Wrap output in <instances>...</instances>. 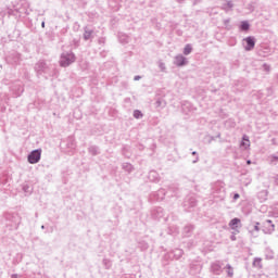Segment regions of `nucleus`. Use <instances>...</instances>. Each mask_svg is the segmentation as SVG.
Segmentation results:
<instances>
[{
  "label": "nucleus",
  "mask_w": 278,
  "mask_h": 278,
  "mask_svg": "<svg viewBox=\"0 0 278 278\" xmlns=\"http://www.w3.org/2000/svg\"><path fill=\"white\" fill-rule=\"evenodd\" d=\"M40 155H41L40 150H34V151L28 155V162H29V164H38V162H40Z\"/></svg>",
  "instance_id": "1"
},
{
  "label": "nucleus",
  "mask_w": 278,
  "mask_h": 278,
  "mask_svg": "<svg viewBox=\"0 0 278 278\" xmlns=\"http://www.w3.org/2000/svg\"><path fill=\"white\" fill-rule=\"evenodd\" d=\"M75 62V55L74 54H67V56L61 58V66H70Z\"/></svg>",
  "instance_id": "2"
},
{
  "label": "nucleus",
  "mask_w": 278,
  "mask_h": 278,
  "mask_svg": "<svg viewBox=\"0 0 278 278\" xmlns=\"http://www.w3.org/2000/svg\"><path fill=\"white\" fill-rule=\"evenodd\" d=\"M244 40L247 42V47H245L247 51H251V49H254V47H255V39H253L252 37H248Z\"/></svg>",
  "instance_id": "3"
},
{
  "label": "nucleus",
  "mask_w": 278,
  "mask_h": 278,
  "mask_svg": "<svg viewBox=\"0 0 278 278\" xmlns=\"http://www.w3.org/2000/svg\"><path fill=\"white\" fill-rule=\"evenodd\" d=\"M241 147H243V149H249L251 147V141L249 138H247V136L243 137Z\"/></svg>",
  "instance_id": "4"
},
{
  "label": "nucleus",
  "mask_w": 278,
  "mask_h": 278,
  "mask_svg": "<svg viewBox=\"0 0 278 278\" xmlns=\"http://www.w3.org/2000/svg\"><path fill=\"white\" fill-rule=\"evenodd\" d=\"M238 225H240V219L238 218H233L230 223H229V227L231 229H238Z\"/></svg>",
  "instance_id": "5"
},
{
  "label": "nucleus",
  "mask_w": 278,
  "mask_h": 278,
  "mask_svg": "<svg viewBox=\"0 0 278 278\" xmlns=\"http://www.w3.org/2000/svg\"><path fill=\"white\" fill-rule=\"evenodd\" d=\"M176 64L177 66H184V64H186V58L179 55L176 58Z\"/></svg>",
  "instance_id": "6"
},
{
  "label": "nucleus",
  "mask_w": 278,
  "mask_h": 278,
  "mask_svg": "<svg viewBox=\"0 0 278 278\" xmlns=\"http://www.w3.org/2000/svg\"><path fill=\"white\" fill-rule=\"evenodd\" d=\"M190 53H192V47L190 45H187L184 49V54L190 55Z\"/></svg>",
  "instance_id": "7"
},
{
  "label": "nucleus",
  "mask_w": 278,
  "mask_h": 278,
  "mask_svg": "<svg viewBox=\"0 0 278 278\" xmlns=\"http://www.w3.org/2000/svg\"><path fill=\"white\" fill-rule=\"evenodd\" d=\"M241 29H242L243 31H249V23L242 22V23H241Z\"/></svg>",
  "instance_id": "8"
},
{
  "label": "nucleus",
  "mask_w": 278,
  "mask_h": 278,
  "mask_svg": "<svg viewBox=\"0 0 278 278\" xmlns=\"http://www.w3.org/2000/svg\"><path fill=\"white\" fill-rule=\"evenodd\" d=\"M254 266H258V268H262V258H255Z\"/></svg>",
  "instance_id": "9"
},
{
  "label": "nucleus",
  "mask_w": 278,
  "mask_h": 278,
  "mask_svg": "<svg viewBox=\"0 0 278 278\" xmlns=\"http://www.w3.org/2000/svg\"><path fill=\"white\" fill-rule=\"evenodd\" d=\"M134 116H135V118H142V112H140V111H135V112H134Z\"/></svg>",
  "instance_id": "10"
},
{
  "label": "nucleus",
  "mask_w": 278,
  "mask_h": 278,
  "mask_svg": "<svg viewBox=\"0 0 278 278\" xmlns=\"http://www.w3.org/2000/svg\"><path fill=\"white\" fill-rule=\"evenodd\" d=\"M228 275H229L230 277H233V269H231L230 267L228 268Z\"/></svg>",
  "instance_id": "11"
},
{
  "label": "nucleus",
  "mask_w": 278,
  "mask_h": 278,
  "mask_svg": "<svg viewBox=\"0 0 278 278\" xmlns=\"http://www.w3.org/2000/svg\"><path fill=\"white\" fill-rule=\"evenodd\" d=\"M233 199H235V200H236V199H240V194L236 193V194L233 195Z\"/></svg>",
  "instance_id": "12"
},
{
  "label": "nucleus",
  "mask_w": 278,
  "mask_h": 278,
  "mask_svg": "<svg viewBox=\"0 0 278 278\" xmlns=\"http://www.w3.org/2000/svg\"><path fill=\"white\" fill-rule=\"evenodd\" d=\"M247 164H248V165H251V161H247Z\"/></svg>",
  "instance_id": "13"
},
{
  "label": "nucleus",
  "mask_w": 278,
  "mask_h": 278,
  "mask_svg": "<svg viewBox=\"0 0 278 278\" xmlns=\"http://www.w3.org/2000/svg\"><path fill=\"white\" fill-rule=\"evenodd\" d=\"M267 223H269V224H270V223H273V220H270V219H269V220H267Z\"/></svg>",
  "instance_id": "14"
},
{
  "label": "nucleus",
  "mask_w": 278,
  "mask_h": 278,
  "mask_svg": "<svg viewBox=\"0 0 278 278\" xmlns=\"http://www.w3.org/2000/svg\"><path fill=\"white\" fill-rule=\"evenodd\" d=\"M42 27H45V23H42Z\"/></svg>",
  "instance_id": "15"
}]
</instances>
